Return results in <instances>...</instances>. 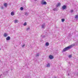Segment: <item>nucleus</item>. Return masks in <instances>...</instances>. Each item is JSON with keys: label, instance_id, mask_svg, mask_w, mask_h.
<instances>
[{"label": "nucleus", "instance_id": "1", "mask_svg": "<svg viewBox=\"0 0 78 78\" xmlns=\"http://www.w3.org/2000/svg\"><path fill=\"white\" fill-rule=\"evenodd\" d=\"M70 49V48L68 46L64 48L62 51V53H64V52H65V51H67L68 50H69Z\"/></svg>", "mask_w": 78, "mask_h": 78}, {"label": "nucleus", "instance_id": "2", "mask_svg": "<svg viewBox=\"0 0 78 78\" xmlns=\"http://www.w3.org/2000/svg\"><path fill=\"white\" fill-rule=\"evenodd\" d=\"M41 4L42 5H45L47 4V2H45L44 0H42L41 2Z\"/></svg>", "mask_w": 78, "mask_h": 78}, {"label": "nucleus", "instance_id": "3", "mask_svg": "<svg viewBox=\"0 0 78 78\" xmlns=\"http://www.w3.org/2000/svg\"><path fill=\"white\" fill-rule=\"evenodd\" d=\"M67 8V6L66 5H63V6L62 7V9H66Z\"/></svg>", "mask_w": 78, "mask_h": 78}, {"label": "nucleus", "instance_id": "4", "mask_svg": "<svg viewBox=\"0 0 78 78\" xmlns=\"http://www.w3.org/2000/svg\"><path fill=\"white\" fill-rule=\"evenodd\" d=\"M49 58L50 59H53V56L51 55H50L49 57Z\"/></svg>", "mask_w": 78, "mask_h": 78}, {"label": "nucleus", "instance_id": "5", "mask_svg": "<svg viewBox=\"0 0 78 78\" xmlns=\"http://www.w3.org/2000/svg\"><path fill=\"white\" fill-rule=\"evenodd\" d=\"M75 44H72L71 45L68 47L69 48H72V47H74V46H75Z\"/></svg>", "mask_w": 78, "mask_h": 78}, {"label": "nucleus", "instance_id": "6", "mask_svg": "<svg viewBox=\"0 0 78 78\" xmlns=\"http://www.w3.org/2000/svg\"><path fill=\"white\" fill-rule=\"evenodd\" d=\"M45 23H44L41 25V28H45Z\"/></svg>", "mask_w": 78, "mask_h": 78}, {"label": "nucleus", "instance_id": "7", "mask_svg": "<svg viewBox=\"0 0 78 78\" xmlns=\"http://www.w3.org/2000/svg\"><path fill=\"white\" fill-rule=\"evenodd\" d=\"M10 38H11V37H10L8 36L6 38V40L7 41H9V40Z\"/></svg>", "mask_w": 78, "mask_h": 78}, {"label": "nucleus", "instance_id": "8", "mask_svg": "<svg viewBox=\"0 0 78 78\" xmlns=\"http://www.w3.org/2000/svg\"><path fill=\"white\" fill-rule=\"evenodd\" d=\"M8 34H6V33H5L4 35V37H6L7 36H8Z\"/></svg>", "mask_w": 78, "mask_h": 78}, {"label": "nucleus", "instance_id": "9", "mask_svg": "<svg viewBox=\"0 0 78 78\" xmlns=\"http://www.w3.org/2000/svg\"><path fill=\"white\" fill-rule=\"evenodd\" d=\"M49 45V43L48 42H46L45 44V46H48Z\"/></svg>", "mask_w": 78, "mask_h": 78}, {"label": "nucleus", "instance_id": "10", "mask_svg": "<svg viewBox=\"0 0 78 78\" xmlns=\"http://www.w3.org/2000/svg\"><path fill=\"white\" fill-rule=\"evenodd\" d=\"M61 4L60 3H58L57 5H56V7H58V6H59Z\"/></svg>", "mask_w": 78, "mask_h": 78}, {"label": "nucleus", "instance_id": "11", "mask_svg": "<svg viewBox=\"0 0 78 78\" xmlns=\"http://www.w3.org/2000/svg\"><path fill=\"white\" fill-rule=\"evenodd\" d=\"M4 6H5V7H7V6H8V4H7V3H5Z\"/></svg>", "mask_w": 78, "mask_h": 78}, {"label": "nucleus", "instance_id": "12", "mask_svg": "<svg viewBox=\"0 0 78 78\" xmlns=\"http://www.w3.org/2000/svg\"><path fill=\"white\" fill-rule=\"evenodd\" d=\"M11 16H14V12H12L11 13Z\"/></svg>", "mask_w": 78, "mask_h": 78}, {"label": "nucleus", "instance_id": "13", "mask_svg": "<svg viewBox=\"0 0 78 78\" xmlns=\"http://www.w3.org/2000/svg\"><path fill=\"white\" fill-rule=\"evenodd\" d=\"M64 21H65V19H62V22H64Z\"/></svg>", "mask_w": 78, "mask_h": 78}, {"label": "nucleus", "instance_id": "14", "mask_svg": "<svg viewBox=\"0 0 78 78\" xmlns=\"http://www.w3.org/2000/svg\"><path fill=\"white\" fill-rule=\"evenodd\" d=\"M50 66V64L49 63H48V64L47 65V67H49Z\"/></svg>", "mask_w": 78, "mask_h": 78}, {"label": "nucleus", "instance_id": "15", "mask_svg": "<svg viewBox=\"0 0 78 78\" xmlns=\"http://www.w3.org/2000/svg\"><path fill=\"white\" fill-rule=\"evenodd\" d=\"M25 15L26 16H28V13L27 12H25Z\"/></svg>", "mask_w": 78, "mask_h": 78}, {"label": "nucleus", "instance_id": "16", "mask_svg": "<svg viewBox=\"0 0 78 78\" xmlns=\"http://www.w3.org/2000/svg\"><path fill=\"white\" fill-rule=\"evenodd\" d=\"M26 25H27V22H25L23 24V26H26Z\"/></svg>", "mask_w": 78, "mask_h": 78}, {"label": "nucleus", "instance_id": "17", "mask_svg": "<svg viewBox=\"0 0 78 78\" xmlns=\"http://www.w3.org/2000/svg\"><path fill=\"white\" fill-rule=\"evenodd\" d=\"M23 10V7H21L20 8V10L22 11V10Z\"/></svg>", "mask_w": 78, "mask_h": 78}, {"label": "nucleus", "instance_id": "18", "mask_svg": "<svg viewBox=\"0 0 78 78\" xmlns=\"http://www.w3.org/2000/svg\"><path fill=\"white\" fill-rule=\"evenodd\" d=\"M39 56V54H38L36 55V57H38Z\"/></svg>", "mask_w": 78, "mask_h": 78}, {"label": "nucleus", "instance_id": "19", "mask_svg": "<svg viewBox=\"0 0 78 78\" xmlns=\"http://www.w3.org/2000/svg\"><path fill=\"white\" fill-rule=\"evenodd\" d=\"M14 23H17V20H14Z\"/></svg>", "mask_w": 78, "mask_h": 78}, {"label": "nucleus", "instance_id": "20", "mask_svg": "<svg viewBox=\"0 0 78 78\" xmlns=\"http://www.w3.org/2000/svg\"><path fill=\"white\" fill-rule=\"evenodd\" d=\"M29 30H30V28H29H29H27V29H26V31H29Z\"/></svg>", "mask_w": 78, "mask_h": 78}, {"label": "nucleus", "instance_id": "21", "mask_svg": "<svg viewBox=\"0 0 78 78\" xmlns=\"http://www.w3.org/2000/svg\"><path fill=\"white\" fill-rule=\"evenodd\" d=\"M53 11H56V10H57L56 8H55V9H53Z\"/></svg>", "mask_w": 78, "mask_h": 78}, {"label": "nucleus", "instance_id": "22", "mask_svg": "<svg viewBox=\"0 0 78 78\" xmlns=\"http://www.w3.org/2000/svg\"><path fill=\"white\" fill-rule=\"evenodd\" d=\"M78 15H76V16L75 17V18L76 19H77V18H78Z\"/></svg>", "mask_w": 78, "mask_h": 78}, {"label": "nucleus", "instance_id": "23", "mask_svg": "<svg viewBox=\"0 0 78 78\" xmlns=\"http://www.w3.org/2000/svg\"><path fill=\"white\" fill-rule=\"evenodd\" d=\"M25 45L24 44L22 46V48H23V47H24L25 46Z\"/></svg>", "mask_w": 78, "mask_h": 78}, {"label": "nucleus", "instance_id": "24", "mask_svg": "<svg viewBox=\"0 0 78 78\" xmlns=\"http://www.w3.org/2000/svg\"><path fill=\"white\" fill-rule=\"evenodd\" d=\"M43 38H45V35H43L42 37Z\"/></svg>", "mask_w": 78, "mask_h": 78}, {"label": "nucleus", "instance_id": "25", "mask_svg": "<svg viewBox=\"0 0 78 78\" xmlns=\"http://www.w3.org/2000/svg\"><path fill=\"white\" fill-rule=\"evenodd\" d=\"M1 9H4V7L2 6L1 7Z\"/></svg>", "mask_w": 78, "mask_h": 78}, {"label": "nucleus", "instance_id": "26", "mask_svg": "<svg viewBox=\"0 0 78 78\" xmlns=\"http://www.w3.org/2000/svg\"><path fill=\"white\" fill-rule=\"evenodd\" d=\"M71 12L72 13L73 12V10H71Z\"/></svg>", "mask_w": 78, "mask_h": 78}, {"label": "nucleus", "instance_id": "27", "mask_svg": "<svg viewBox=\"0 0 78 78\" xmlns=\"http://www.w3.org/2000/svg\"><path fill=\"white\" fill-rule=\"evenodd\" d=\"M66 75H67V76H69V73H67V74H66Z\"/></svg>", "mask_w": 78, "mask_h": 78}, {"label": "nucleus", "instance_id": "28", "mask_svg": "<svg viewBox=\"0 0 78 78\" xmlns=\"http://www.w3.org/2000/svg\"><path fill=\"white\" fill-rule=\"evenodd\" d=\"M72 56L71 55H69V58H71V57Z\"/></svg>", "mask_w": 78, "mask_h": 78}, {"label": "nucleus", "instance_id": "29", "mask_svg": "<svg viewBox=\"0 0 78 78\" xmlns=\"http://www.w3.org/2000/svg\"><path fill=\"white\" fill-rule=\"evenodd\" d=\"M41 37H42V35H41Z\"/></svg>", "mask_w": 78, "mask_h": 78}, {"label": "nucleus", "instance_id": "30", "mask_svg": "<svg viewBox=\"0 0 78 78\" xmlns=\"http://www.w3.org/2000/svg\"><path fill=\"white\" fill-rule=\"evenodd\" d=\"M54 78H56V77H55Z\"/></svg>", "mask_w": 78, "mask_h": 78}, {"label": "nucleus", "instance_id": "31", "mask_svg": "<svg viewBox=\"0 0 78 78\" xmlns=\"http://www.w3.org/2000/svg\"><path fill=\"white\" fill-rule=\"evenodd\" d=\"M37 0H34L35 1H36Z\"/></svg>", "mask_w": 78, "mask_h": 78}, {"label": "nucleus", "instance_id": "32", "mask_svg": "<svg viewBox=\"0 0 78 78\" xmlns=\"http://www.w3.org/2000/svg\"><path fill=\"white\" fill-rule=\"evenodd\" d=\"M0 50H1V49H0Z\"/></svg>", "mask_w": 78, "mask_h": 78}, {"label": "nucleus", "instance_id": "33", "mask_svg": "<svg viewBox=\"0 0 78 78\" xmlns=\"http://www.w3.org/2000/svg\"><path fill=\"white\" fill-rule=\"evenodd\" d=\"M1 76H0V77H1Z\"/></svg>", "mask_w": 78, "mask_h": 78}]
</instances>
